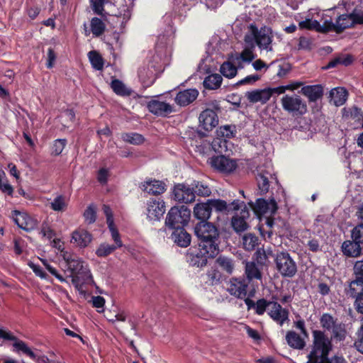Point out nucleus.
<instances>
[{
  "label": "nucleus",
  "mask_w": 363,
  "mask_h": 363,
  "mask_svg": "<svg viewBox=\"0 0 363 363\" xmlns=\"http://www.w3.org/2000/svg\"><path fill=\"white\" fill-rule=\"evenodd\" d=\"M194 233L198 238L199 247L209 249L212 255H218L220 233L214 224L199 221L194 226Z\"/></svg>",
  "instance_id": "f257e3e1"
},
{
  "label": "nucleus",
  "mask_w": 363,
  "mask_h": 363,
  "mask_svg": "<svg viewBox=\"0 0 363 363\" xmlns=\"http://www.w3.org/2000/svg\"><path fill=\"white\" fill-rule=\"evenodd\" d=\"M313 346L308 354L307 363H330L328 354L332 349V344L328 337L321 330H313Z\"/></svg>",
  "instance_id": "f03ea898"
},
{
  "label": "nucleus",
  "mask_w": 363,
  "mask_h": 363,
  "mask_svg": "<svg viewBox=\"0 0 363 363\" xmlns=\"http://www.w3.org/2000/svg\"><path fill=\"white\" fill-rule=\"evenodd\" d=\"M62 257L72 273V282L74 285L77 286L92 281L90 269L83 260L67 252L63 253Z\"/></svg>",
  "instance_id": "7ed1b4c3"
},
{
  "label": "nucleus",
  "mask_w": 363,
  "mask_h": 363,
  "mask_svg": "<svg viewBox=\"0 0 363 363\" xmlns=\"http://www.w3.org/2000/svg\"><path fill=\"white\" fill-rule=\"evenodd\" d=\"M277 272L285 278L294 277L298 271L296 262L286 250L278 251L273 256Z\"/></svg>",
  "instance_id": "20e7f679"
},
{
  "label": "nucleus",
  "mask_w": 363,
  "mask_h": 363,
  "mask_svg": "<svg viewBox=\"0 0 363 363\" xmlns=\"http://www.w3.org/2000/svg\"><path fill=\"white\" fill-rule=\"evenodd\" d=\"M191 218V210L184 205L173 206L167 214L165 225L169 229H175L186 226Z\"/></svg>",
  "instance_id": "39448f33"
},
{
  "label": "nucleus",
  "mask_w": 363,
  "mask_h": 363,
  "mask_svg": "<svg viewBox=\"0 0 363 363\" xmlns=\"http://www.w3.org/2000/svg\"><path fill=\"white\" fill-rule=\"evenodd\" d=\"M0 337L6 340L15 341L13 344L17 352H22L24 354L29 357L37 363H56L54 360L50 359L45 355L38 356L22 340L18 338L9 332L0 328Z\"/></svg>",
  "instance_id": "423d86ee"
},
{
  "label": "nucleus",
  "mask_w": 363,
  "mask_h": 363,
  "mask_svg": "<svg viewBox=\"0 0 363 363\" xmlns=\"http://www.w3.org/2000/svg\"><path fill=\"white\" fill-rule=\"evenodd\" d=\"M221 106L219 101L215 100L207 104V108L199 116L200 126L206 132L211 131L218 124V113Z\"/></svg>",
  "instance_id": "0eeeda50"
},
{
  "label": "nucleus",
  "mask_w": 363,
  "mask_h": 363,
  "mask_svg": "<svg viewBox=\"0 0 363 363\" xmlns=\"http://www.w3.org/2000/svg\"><path fill=\"white\" fill-rule=\"evenodd\" d=\"M209 249L202 247H191L186 253V261L189 265L196 267H203L207 264L208 258H214L218 255H212Z\"/></svg>",
  "instance_id": "6e6552de"
},
{
  "label": "nucleus",
  "mask_w": 363,
  "mask_h": 363,
  "mask_svg": "<svg viewBox=\"0 0 363 363\" xmlns=\"http://www.w3.org/2000/svg\"><path fill=\"white\" fill-rule=\"evenodd\" d=\"M281 103L283 109L294 116H303L307 112L306 103L297 94L284 95Z\"/></svg>",
  "instance_id": "1a4fd4ad"
},
{
  "label": "nucleus",
  "mask_w": 363,
  "mask_h": 363,
  "mask_svg": "<svg viewBox=\"0 0 363 363\" xmlns=\"http://www.w3.org/2000/svg\"><path fill=\"white\" fill-rule=\"evenodd\" d=\"M236 126L235 125H225L220 126L216 130L217 138L212 142V147L216 152L222 153L227 149L226 139L233 138L236 135Z\"/></svg>",
  "instance_id": "9d476101"
},
{
  "label": "nucleus",
  "mask_w": 363,
  "mask_h": 363,
  "mask_svg": "<svg viewBox=\"0 0 363 363\" xmlns=\"http://www.w3.org/2000/svg\"><path fill=\"white\" fill-rule=\"evenodd\" d=\"M255 289L250 290L248 292V296L245 298V303L247 306L248 311L254 310L255 313L258 315H262L265 312H267L269 308L272 306L274 300H277L275 296H272V301H268L264 298H259L257 301H254L251 298L255 296Z\"/></svg>",
  "instance_id": "9b49d317"
},
{
  "label": "nucleus",
  "mask_w": 363,
  "mask_h": 363,
  "mask_svg": "<svg viewBox=\"0 0 363 363\" xmlns=\"http://www.w3.org/2000/svg\"><path fill=\"white\" fill-rule=\"evenodd\" d=\"M249 29L259 48L272 50L270 45L272 44L273 36L271 28L263 26L259 30L255 24L252 23L250 25Z\"/></svg>",
  "instance_id": "f8f14e48"
},
{
  "label": "nucleus",
  "mask_w": 363,
  "mask_h": 363,
  "mask_svg": "<svg viewBox=\"0 0 363 363\" xmlns=\"http://www.w3.org/2000/svg\"><path fill=\"white\" fill-rule=\"evenodd\" d=\"M248 205L254 213L259 217L268 213H274L278 209L277 203L274 198L269 201L259 198L256 200L255 203L252 201H249Z\"/></svg>",
  "instance_id": "ddd939ff"
},
{
  "label": "nucleus",
  "mask_w": 363,
  "mask_h": 363,
  "mask_svg": "<svg viewBox=\"0 0 363 363\" xmlns=\"http://www.w3.org/2000/svg\"><path fill=\"white\" fill-rule=\"evenodd\" d=\"M165 203L160 199H150L147 201V218L150 220L158 221L165 213Z\"/></svg>",
  "instance_id": "4468645a"
},
{
  "label": "nucleus",
  "mask_w": 363,
  "mask_h": 363,
  "mask_svg": "<svg viewBox=\"0 0 363 363\" xmlns=\"http://www.w3.org/2000/svg\"><path fill=\"white\" fill-rule=\"evenodd\" d=\"M211 166L221 173H230L237 167L235 160L229 159L224 155L213 156L210 158Z\"/></svg>",
  "instance_id": "2eb2a0df"
},
{
  "label": "nucleus",
  "mask_w": 363,
  "mask_h": 363,
  "mask_svg": "<svg viewBox=\"0 0 363 363\" xmlns=\"http://www.w3.org/2000/svg\"><path fill=\"white\" fill-rule=\"evenodd\" d=\"M249 284V281L245 278H232L228 291L232 296L245 301V298H247L246 297L248 295L247 289Z\"/></svg>",
  "instance_id": "dca6fc26"
},
{
  "label": "nucleus",
  "mask_w": 363,
  "mask_h": 363,
  "mask_svg": "<svg viewBox=\"0 0 363 363\" xmlns=\"http://www.w3.org/2000/svg\"><path fill=\"white\" fill-rule=\"evenodd\" d=\"M174 199L179 203H190L195 201V193L185 184H177L173 189Z\"/></svg>",
  "instance_id": "f3484780"
},
{
  "label": "nucleus",
  "mask_w": 363,
  "mask_h": 363,
  "mask_svg": "<svg viewBox=\"0 0 363 363\" xmlns=\"http://www.w3.org/2000/svg\"><path fill=\"white\" fill-rule=\"evenodd\" d=\"M208 201L212 210L214 209L217 212L226 214L239 210L241 206L244 204L243 201H240L238 199L229 203L221 199H208Z\"/></svg>",
  "instance_id": "a211bd4d"
},
{
  "label": "nucleus",
  "mask_w": 363,
  "mask_h": 363,
  "mask_svg": "<svg viewBox=\"0 0 363 363\" xmlns=\"http://www.w3.org/2000/svg\"><path fill=\"white\" fill-rule=\"evenodd\" d=\"M267 315L281 326L289 320V312L288 309L283 308L280 303L274 300L272 306L267 311Z\"/></svg>",
  "instance_id": "6ab92c4d"
},
{
  "label": "nucleus",
  "mask_w": 363,
  "mask_h": 363,
  "mask_svg": "<svg viewBox=\"0 0 363 363\" xmlns=\"http://www.w3.org/2000/svg\"><path fill=\"white\" fill-rule=\"evenodd\" d=\"M12 218L18 228L29 232L35 228V221L27 213L17 210L12 211Z\"/></svg>",
  "instance_id": "aec40b11"
},
{
  "label": "nucleus",
  "mask_w": 363,
  "mask_h": 363,
  "mask_svg": "<svg viewBox=\"0 0 363 363\" xmlns=\"http://www.w3.org/2000/svg\"><path fill=\"white\" fill-rule=\"evenodd\" d=\"M147 107L150 113L157 116L165 117L174 111L169 104L156 99L150 101Z\"/></svg>",
  "instance_id": "412c9836"
},
{
  "label": "nucleus",
  "mask_w": 363,
  "mask_h": 363,
  "mask_svg": "<svg viewBox=\"0 0 363 363\" xmlns=\"http://www.w3.org/2000/svg\"><path fill=\"white\" fill-rule=\"evenodd\" d=\"M354 273L355 279L349 284V289L347 290V294L351 297H354L357 294L355 286L363 287V260L357 261L354 266Z\"/></svg>",
  "instance_id": "4be33fe9"
},
{
  "label": "nucleus",
  "mask_w": 363,
  "mask_h": 363,
  "mask_svg": "<svg viewBox=\"0 0 363 363\" xmlns=\"http://www.w3.org/2000/svg\"><path fill=\"white\" fill-rule=\"evenodd\" d=\"M244 205V208L240 211V215H235L232 218L231 225L234 230L237 233H242L246 230L248 228V224L246 221L250 216V212Z\"/></svg>",
  "instance_id": "5701e85b"
},
{
  "label": "nucleus",
  "mask_w": 363,
  "mask_h": 363,
  "mask_svg": "<svg viewBox=\"0 0 363 363\" xmlns=\"http://www.w3.org/2000/svg\"><path fill=\"white\" fill-rule=\"evenodd\" d=\"M301 93L308 98L309 102H316L322 99L324 88L321 84L306 85L301 88Z\"/></svg>",
  "instance_id": "b1692460"
},
{
  "label": "nucleus",
  "mask_w": 363,
  "mask_h": 363,
  "mask_svg": "<svg viewBox=\"0 0 363 363\" xmlns=\"http://www.w3.org/2000/svg\"><path fill=\"white\" fill-rule=\"evenodd\" d=\"M140 188L150 194L160 195L166 191V184L162 181L150 179L142 183Z\"/></svg>",
  "instance_id": "393cba45"
},
{
  "label": "nucleus",
  "mask_w": 363,
  "mask_h": 363,
  "mask_svg": "<svg viewBox=\"0 0 363 363\" xmlns=\"http://www.w3.org/2000/svg\"><path fill=\"white\" fill-rule=\"evenodd\" d=\"M92 240V235L84 228H77L72 234L71 242L81 248L89 245Z\"/></svg>",
  "instance_id": "a878e982"
},
{
  "label": "nucleus",
  "mask_w": 363,
  "mask_h": 363,
  "mask_svg": "<svg viewBox=\"0 0 363 363\" xmlns=\"http://www.w3.org/2000/svg\"><path fill=\"white\" fill-rule=\"evenodd\" d=\"M245 97L251 104L261 103L266 104L271 98V93L267 89H255L245 93Z\"/></svg>",
  "instance_id": "bb28decb"
},
{
  "label": "nucleus",
  "mask_w": 363,
  "mask_h": 363,
  "mask_svg": "<svg viewBox=\"0 0 363 363\" xmlns=\"http://www.w3.org/2000/svg\"><path fill=\"white\" fill-rule=\"evenodd\" d=\"M172 230L171 238L177 245L181 247H186L191 244V236L186 232L184 227Z\"/></svg>",
  "instance_id": "cd10ccee"
},
{
  "label": "nucleus",
  "mask_w": 363,
  "mask_h": 363,
  "mask_svg": "<svg viewBox=\"0 0 363 363\" xmlns=\"http://www.w3.org/2000/svg\"><path fill=\"white\" fill-rule=\"evenodd\" d=\"M198 96L199 91L196 89H187L177 94L175 102L181 106H186L194 101Z\"/></svg>",
  "instance_id": "c85d7f7f"
},
{
  "label": "nucleus",
  "mask_w": 363,
  "mask_h": 363,
  "mask_svg": "<svg viewBox=\"0 0 363 363\" xmlns=\"http://www.w3.org/2000/svg\"><path fill=\"white\" fill-rule=\"evenodd\" d=\"M348 96L349 93L345 87L338 86L330 91L328 98L330 104L341 106L347 101Z\"/></svg>",
  "instance_id": "c756f323"
},
{
  "label": "nucleus",
  "mask_w": 363,
  "mask_h": 363,
  "mask_svg": "<svg viewBox=\"0 0 363 363\" xmlns=\"http://www.w3.org/2000/svg\"><path fill=\"white\" fill-rule=\"evenodd\" d=\"M361 242L359 240H345L342 244V251L348 257H357L362 255Z\"/></svg>",
  "instance_id": "7c9ffc66"
},
{
  "label": "nucleus",
  "mask_w": 363,
  "mask_h": 363,
  "mask_svg": "<svg viewBox=\"0 0 363 363\" xmlns=\"http://www.w3.org/2000/svg\"><path fill=\"white\" fill-rule=\"evenodd\" d=\"M212 213V209L208 200L206 203L196 204L194 208V215L200 221L208 222Z\"/></svg>",
  "instance_id": "2f4dec72"
},
{
  "label": "nucleus",
  "mask_w": 363,
  "mask_h": 363,
  "mask_svg": "<svg viewBox=\"0 0 363 363\" xmlns=\"http://www.w3.org/2000/svg\"><path fill=\"white\" fill-rule=\"evenodd\" d=\"M354 58L350 54H341L330 60L328 64L323 67V69H329L336 67L339 65L347 67L353 62Z\"/></svg>",
  "instance_id": "473e14b6"
},
{
  "label": "nucleus",
  "mask_w": 363,
  "mask_h": 363,
  "mask_svg": "<svg viewBox=\"0 0 363 363\" xmlns=\"http://www.w3.org/2000/svg\"><path fill=\"white\" fill-rule=\"evenodd\" d=\"M245 273L246 274L245 280L250 283L253 279L262 281V274L261 270L258 268L255 262H247L245 264Z\"/></svg>",
  "instance_id": "72a5a7b5"
},
{
  "label": "nucleus",
  "mask_w": 363,
  "mask_h": 363,
  "mask_svg": "<svg viewBox=\"0 0 363 363\" xmlns=\"http://www.w3.org/2000/svg\"><path fill=\"white\" fill-rule=\"evenodd\" d=\"M286 340L287 344L294 349L303 350L306 346L305 340L293 330L286 333Z\"/></svg>",
  "instance_id": "f704fd0d"
},
{
  "label": "nucleus",
  "mask_w": 363,
  "mask_h": 363,
  "mask_svg": "<svg viewBox=\"0 0 363 363\" xmlns=\"http://www.w3.org/2000/svg\"><path fill=\"white\" fill-rule=\"evenodd\" d=\"M111 88L116 95L123 97L130 96L133 93L131 89L128 88L121 80L118 79L111 80Z\"/></svg>",
  "instance_id": "c9c22d12"
},
{
  "label": "nucleus",
  "mask_w": 363,
  "mask_h": 363,
  "mask_svg": "<svg viewBox=\"0 0 363 363\" xmlns=\"http://www.w3.org/2000/svg\"><path fill=\"white\" fill-rule=\"evenodd\" d=\"M220 73L228 79L233 78L238 72V67L232 61L231 55L228 56L227 61L224 62L220 67Z\"/></svg>",
  "instance_id": "e433bc0d"
},
{
  "label": "nucleus",
  "mask_w": 363,
  "mask_h": 363,
  "mask_svg": "<svg viewBox=\"0 0 363 363\" xmlns=\"http://www.w3.org/2000/svg\"><path fill=\"white\" fill-rule=\"evenodd\" d=\"M348 28V25L340 26L337 23H333L331 21L325 20L323 25H320L319 32L326 33L328 32L334 31L337 33H342L344 30Z\"/></svg>",
  "instance_id": "4c0bfd02"
},
{
  "label": "nucleus",
  "mask_w": 363,
  "mask_h": 363,
  "mask_svg": "<svg viewBox=\"0 0 363 363\" xmlns=\"http://www.w3.org/2000/svg\"><path fill=\"white\" fill-rule=\"evenodd\" d=\"M222 80V77L218 74L208 75L203 80V86L206 89H217L220 86Z\"/></svg>",
  "instance_id": "58836bf2"
},
{
  "label": "nucleus",
  "mask_w": 363,
  "mask_h": 363,
  "mask_svg": "<svg viewBox=\"0 0 363 363\" xmlns=\"http://www.w3.org/2000/svg\"><path fill=\"white\" fill-rule=\"evenodd\" d=\"M259 244V238L252 233H247L242 238V245L247 251L254 250Z\"/></svg>",
  "instance_id": "ea45409f"
},
{
  "label": "nucleus",
  "mask_w": 363,
  "mask_h": 363,
  "mask_svg": "<svg viewBox=\"0 0 363 363\" xmlns=\"http://www.w3.org/2000/svg\"><path fill=\"white\" fill-rule=\"evenodd\" d=\"M216 263L223 271L228 274H231L234 269V262L228 257L220 255L216 259Z\"/></svg>",
  "instance_id": "a19ab883"
},
{
  "label": "nucleus",
  "mask_w": 363,
  "mask_h": 363,
  "mask_svg": "<svg viewBox=\"0 0 363 363\" xmlns=\"http://www.w3.org/2000/svg\"><path fill=\"white\" fill-rule=\"evenodd\" d=\"M90 63L94 69L101 71L104 69V61L99 52L91 50L88 53Z\"/></svg>",
  "instance_id": "79ce46f5"
},
{
  "label": "nucleus",
  "mask_w": 363,
  "mask_h": 363,
  "mask_svg": "<svg viewBox=\"0 0 363 363\" xmlns=\"http://www.w3.org/2000/svg\"><path fill=\"white\" fill-rule=\"evenodd\" d=\"M269 176L272 177V174L267 172H260L257 176V182L259 190L261 194H264L269 191Z\"/></svg>",
  "instance_id": "37998d69"
},
{
  "label": "nucleus",
  "mask_w": 363,
  "mask_h": 363,
  "mask_svg": "<svg viewBox=\"0 0 363 363\" xmlns=\"http://www.w3.org/2000/svg\"><path fill=\"white\" fill-rule=\"evenodd\" d=\"M191 186V188L195 193V196L197 195L199 196L206 197L209 196L211 194V191L209 186L204 184L201 182L194 181Z\"/></svg>",
  "instance_id": "c03bdc74"
},
{
  "label": "nucleus",
  "mask_w": 363,
  "mask_h": 363,
  "mask_svg": "<svg viewBox=\"0 0 363 363\" xmlns=\"http://www.w3.org/2000/svg\"><path fill=\"white\" fill-rule=\"evenodd\" d=\"M106 29L105 23L101 21V19L94 17L91 20V30L94 35L98 37L101 35Z\"/></svg>",
  "instance_id": "a18cd8bd"
},
{
  "label": "nucleus",
  "mask_w": 363,
  "mask_h": 363,
  "mask_svg": "<svg viewBox=\"0 0 363 363\" xmlns=\"http://www.w3.org/2000/svg\"><path fill=\"white\" fill-rule=\"evenodd\" d=\"M121 138L126 143L136 145L142 144L145 140L143 136L137 133H122Z\"/></svg>",
  "instance_id": "49530a36"
},
{
  "label": "nucleus",
  "mask_w": 363,
  "mask_h": 363,
  "mask_svg": "<svg viewBox=\"0 0 363 363\" xmlns=\"http://www.w3.org/2000/svg\"><path fill=\"white\" fill-rule=\"evenodd\" d=\"M320 323L322 328L327 330H332L337 324L334 317L328 313H325L320 316Z\"/></svg>",
  "instance_id": "de8ad7c7"
},
{
  "label": "nucleus",
  "mask_w": 363,
  "mask_h": 363,
  "mask_svg": "<svg viewBox=\"0 0 363 363\" xmlns=\"http://www.w3.org/2000/svg\"><path fill=\"white\" fill-rule=\"evenodd\" d=\"M333 338L336 342L344 341L347 336L345 325L342 323H337L333 329Z\"/></svg>",
  "instance_id": "09e8293b"
},
{
  "label": "nucleus",
  "mask_w": 363,
  "mask_h": 363,
  "mask_svg": "<svg viewBox=\"0 0 363 363\" xmlns=\"http://www.w3.org/2000/svg\"><path fill=\"white\" fill-rule=\"evenodd\" d=\"M117 249V246L107 243H101L96 250V255L99 257H106L113 253Z\"/></svg>",
  "instance_id": "8fccbe9b"
},
{
  "label": "nucleus",
  "mask_w": 363,
  "mask_h": 363,
  "mask_svg": "<svg viewBox=\"0 0 363 363\" xmlns=\"http://www.w3.org/2000/svg\"><path fill=\"white\" fill-rule=\"evenodd\" d=\"M67 144V140L65 138L55 140L51 146V155L53 156H59L62 152Z\"/></svg>",
  "instance_id": "3c124183"
},
{
  "label": "nucleus",
  "mask_w": 363,
  "mask_h": 363,
  "mask_svg": "<svg viewBox=\"0 0 363 363\" xmlns=\"http://www.w3.org/2000/svg\"><path fill=\"white\" fill-rule=\"evenodd\" d=\"M301 29H307L309 30H316L319 32L320 23L316 20L306 19L298 23Z\"/></svg>",
  "instance_id": "603ef678"
},
{
  "label": "nucleus",
  "mask_w": 363,
  "mask_h": 363,
  "mask_svg": "<svg viewBox=\"0 0 363 363\" xmlns=\"http://www.w3.org/2000/svg\"><path fill=\"white\" fill-rule=\"evenodd\" d=\"M107 223L108 225V228L111 233L112 238L115 242V246H117V248H120L123 246V242L121 240L120 234L118 230L114 227L113 220H110V218L108 216Z\"/></svg>",
  "instance_id": "864d4df0"
},
{
  "label": "nucleus",
  "mask_w": 363,
  "mask_h": 363,
  "mask_svg": "<svg viewBox=\"0 0 363 363\" xmlns=\"http://www.w3.org/2000/svg\"><path fill=\"white\" fill-rule=\"evenodd\" d=\"M235 60H242L245 62H251L255 58V55L250 48H245L240 54H235Z\"/></svg>",
  "instance_id": "5fc2aeb1"
},
{
  "label": "nucleus",
  "mask_w": 363,
  "mask_h": 363,
  "mask_svg": "<svg viewBox=\"0 0 363 363\" xmlns=\"http://www.w3.org/2000/svg\"><path fill=\"white\" fill-rule=\"evenodd\" d=\"M347 19L348 28L352 27L354 24H363V12L361 13H350V16H345Z\"/></svg>",
  "instance_id": "6e6d98bb"
},
{
  "label": "nucleus",
  "mask_w": 363,
  "mask_h": 363,
  "mask_svg": "<svg viewBox=\"0 0 363 363\" xmlns=\"http://www.w3.org/2000/svg\"><path fill=\"white\" fill-rule=\"evenodd\" d=\"M106 2L107 0H90L91 6L94 13L102 16Z\"/></svg>",
  "instance_id": "4d7b16f0"
},
{
  "label": "nucleus",
  "mask_w": 363,
  "mask_h": 363,
  "mask_svg": "<svg viewBox=\"0 0 363 363\" xmlns=\"http://www.w3.org/2000/svg\"><path fill=\"white\" fill-rule=\"evenodd\" d=\"M255 260L260 266L266 264L268 259L267 255L263 248H258L254 255Z\"/></svg>",
  "instance_id": "13d9d810"
},
{
  "label": "nucleus",
  "mask_w": 363,
  "mask_h": 363,
  "mask_svg": "<svg viewBox=\"0 0 363 363\" xmlns=\"http://www.w3.org/2000/svg\"><path fill=\"white\" fill-rule=\"evenodd\" d=\"M51 208L55 211H62L65 208V199L62 195L57 196L50 203Z\"/></svg>",
  "instance_id": "bf43d9fd"
},
{
  "label": "nucleus",
  "mask_w": 363,
  "mask_h": 363,
  "mask_svg": "<svg viewBox=\"0 0 363 363\" xmlns=\"http://www.w3.org/2000/svg\"><path fill=\"white\" fill-rule=\"evenodd\" d=\"M352 239L359 240L363 244V223L357 225L351 231Z\"/></svg>",
  "instance_id": "052dcab7"
},
{
  "label": "nucleus",
  "mask_w": 363,
  "mask_h": 363,
  "mask_svg": "<svg viewBox=\"0 0 363 363\" xmlns=\"http://www.w3.org/2000/svg\"><path fill=\"white\" fill-rule=\"evenodd\" d=\"M84 217L85 221L89 224L94 223L96 219V212L95 209L91 206H88L84 213Z\"/></svg>",
  "instance_id": "680f3d73"
},
{
  "label": "nucleus",
  "mask_w": 363,
  "mask_h": 363,
  "mask_svg": "<svg viewBox=\"0 0 363 363\" xmlns=\"http://www.w3.org/2000/svg\"><path fill=\"white\" fill-rule=\"evenodd\" d=\"M355 298L354 305L357 312L363 314V287L361 288L360 292L357 291V294L354 297Z\"/></svg>",
  "instance_id": "e2e57ef3"
},
{
  "label": "nucleus",
  "mask_w": 363,
  "mask_h": 363,
  "mask_svg": "<svg viewBox=\"0 0 363 363\" xmlns=\"http://www.w3.org/2000/svg\"><path fill=\"white\" fill-rule=\"evenodd\" d=\"M206 276L208 280L211 281V284H213L219 281L221 274L217 269L211 268L208 271Z\"/></svg>",
  "instance_id": "0e129e2a"
},
{
  "label": "nucleus",
  "mask_w": 363,
  "mask_h": 363,
  "mask_svg": "<svg viewBox=\"0 0 363 363\" xmlns=\"http://www.w3.org/2000/svg\"><path fill=\"white\" fill-rule=\"evenodd\" d=\"M145 74H147L146 69L145 68L140 69L138 71V77H139L140 81L143 84V86L149 87L153 84L154 80L150 79L149 78L147 79L146 76H145Z\"/></svg>",
  "instance_id": "69168bd1"
},
{
  "label": "nucleus",
  "mask_w": 363,
  "mask_h": 363,
  "mask_svg": "<svg viewBox=\"0 0 363 363\" xmlns=\"http://www.w3.org/2000/svg\"><path fill=\"white\" fill-rule=\"evenodd\" d=\"M291 64L286 62H284L279 65V69L277 75L280 78L284 77L291 71Z\"/></svg>",
  "instance_id": "338daca9"
},
{
  "label": "nucleus",
  "mask_w": 363,
  "mask_h": 363,
  "mask_svg": "<svg viewBox=\"0 0 363 363\" xmlns=\"http://www.w3.org/2000/svg\"><path fill=\"white\" fill-rule=\"evenodd\" d=\"M357 340L354 342L357 350L363 354V325L357 332Z\"/></svg>",
  "instance_id": "774afa93"
}]
</instances>
